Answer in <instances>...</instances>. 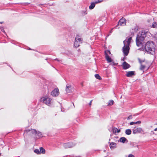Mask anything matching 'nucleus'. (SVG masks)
Masks as SVG:
<instances>
[{
    "instance_id": "f257e3e1",
    "label": "nucleus",
    "mask_w": 157,
    "mask_h": 157,
    "mask_svg": "<svg viewBox=\"0 0 157 157\" xmlns=\"http://www.w3.org/2000/svg\"><path fill=\"white\" fill-rule=\"evenodd\" d=\"M147 31L144 29H142L137 34L136 38V45L140 46L142 44V42L146 37Z\"/></svg>"
},
{
    "instance_id": "f03ea898",
    "label": "nucleus",
    "mask_w": 157,
    "mask_h": 157,
    "mask_svg": "<svg viewBox=\"0 0 157 157\" xmlns=\"http://www.w3.org/2000/svg\"><path fill=\"white\" fill-rule=\"evenodd\" d=\"M132 40V37H128L126 40L123 41L124 46L122 48V50L124 56H127L129 53L130 49L129 46Z\"/></svg>"
},
{
    "instance_id": "7ed1b4c3",
    "label": "nucleus",
    "mask_w": 157,
    "mask_h": 157,
    "mask_svg": "<svg viewBox=\"0 0 157 157\" xmlns=\"http://www.w3.org/2000/svg\"><path fill=\"white\" fill-rule=\"evenodd\" d=\"M155 45L152 41H149L146 43L145 46V51L148 53L153 55L155 51Z\"/></svg>"
},
{
    "instance_id": "20e7f679",
    "label": "nucleus",
    "mask_w": 157,
    "mask_h": 157,
    "mask_svg": "<svg viewBox=\"0 0 157 157\" xmlns=\"http://www.w3.org/2000/svg\"><path fill=\"white\" fill-rule=\"evenodd\" d=\"M29 132L30 135L36 139H38L42 137V133L39 131H37L35 129H26L25 130L24 134H25Z\"/></svg>"
},
{
    "instance_id": "39448f33",
    "label": "nucleus",
    "mask_w": 157,
    "mask_h": 157,
    "mask_svg": "<svg viewBox=\"0 0 157 157\" xmlns=\"http://www.w3.org/2000/svg\"><path fill=\"white\" fill-rule=\"evenodd\" d=\"M41 100L44 103L49 106H51L53 103L52 99L46 96L41 98Z\"/></svg>"
},
{
    "instance_id": "423d86ee",
    "label": "nucleus",
    "mask_w": 157,
    "mask_h": 157,
    "mask_svg": "<svg viewBox=\"0 0 157 157\" xmlns=\"http://www.w3.org/2000/svg\"><path fill=\"white\" fill-rule=\"evenodd\" d=\"M82 43V40L80 36H77L75 38V41L74 42V45L75 47H78L80 44Z\"/></svg>"
},
{
    "instance_id": "0eeeda50",
    "label": "nucleus",
    "mask_w": 157,
    "mask_h": 157,
    "mask_svg": "<svg viewBox=\"0 0 157 157\" xmlns=\"http://www.w3.org/2000/svg\"><path fill=\"white\" fill-rule=\"evenodd\" d=\"M138 28V26L136 25L132 28V30H131V34L130 35L129 37H132V38L134 36V33L137 32Z\"/></svg>"
},
{
    "instance_id": "6e6552de",
    "label": "nucleus",
    "mask_w": 157,
    "mask_h": 157,
    "mask_svg": "<svg viewBox=\"0 0 157 157\" xmlns=\"http://www.w3.org/2000/svg\"><path fill=\"white\" fill-rule=\"evenodd\" d=\"M59 90L57 88H55L51 92V95L53 97H56L59 94Z\"/></svg>"
},
{
    "instance_id": "1a4fd4ad",
    "label": "nucleus",
    "mask_w": 157,
    "mask_h": 157,
    "mask_svg": "<svg viewBox=\"0 0 157 157\" xmlns=\"http://www.w3.org/2000/svg\"><path fill=\"white\" fill-rule=\"evenodd\" d=\"M75 145V144L72 143H68L64 144L63 146L66 148L72 147Z\"/></svg>"
},
{
    "instance_id": "9d476101",
    "label": "nucleus",
    "mask_w": 157,
    "mask_h": 157,
    "mask_svg": "<svg viewBox=\"0 0 157 157\" xmlns=\"http://www.w3.org/2000/svg\"><path fill=\"white\" fill-rule=\"evenodd\" d=\"M142 131L143 132L141 128L139 127L133 129V134H136L138 133H140Z\"/></svg>"
},
{
    "instance_id": "9b49d317",
    "label": "nucleus",
    "mask_w": 157,
    "mask_h": 157,
    "mask_svg": "<svg viewBox=\"0 0 157 157\" xmlns=\"http://www.w3.org/2000/svg\"><path fill=\"white\" fill-rule=\"evenodd\" d=\"M101 1L99 0H98V1H95L91 3L90 5L89 6V9L90 10H92L93 9L95 6V4L99 3Z\"/></svg>"
},
{
    "instance_id": "f8f14e48",
    "label": "nucleus",
    "mask_w": 157,
    "mask_h": 157,
    "mask_svg": "<svg viewBox=\"0 0 157 157\" xmlns=\"http://www.w3.org/2000/svg\"><path fill=\"white\" fill-rule=\"evenodd\" d=\"M123 68L124 70H126L129 68L130 66L129 64L126 62H124L122 63Z\"/></svg>"
},
{
    "instance_id": "ddd939ff",
    "label": "nucleus",
    "mask_w": 157,
    "mask_h": 157,
    "mask_svg": "<svg viewBox=\"0 0 157 157\" xmlns=\"http://www.w3.org/2000/svg\"><path fill=\"white\" fill-rule=\"evenodd\" d=\"M126 76L127 77H131L135 75L134 71H129L126 72Z\"/></svg>"
},
{
    "instance_id": "4468645a",
    "label": "nucleus",
    "mask_w": 157,
    "mask_h": 157,
    "mask_svg": "<svg viewBox=\"0 0 157 157\" xmlns=\"http://www.w3.org/2000/svg\"><path fill=\"white\" fill-rule=\"evenodd\" d=\"M118 25H125V20L124 19H121L118 22Z\"/></svg>"
},
{
    "instance_id": "2eb2a0df",
    "label": "nucleus",
    "mask_w": 157,
    "mask_h": 157,
    "mask_svg": "<svg viewBox=\"0 0 157 157\" xmlns=\"http://www.w3.org/2000/svg\"><path fill=\"white\" fill-rule=\"evenodd\" d=\"M105 58L108 63L112 62V60L111 59V58L109 56L108 54L106 53V52H105Z\"/></svg>"
},
{
    "instance_id": "dca6fc26",
    "label": "nucleus",
    "mask_w": 157,
    "mask_h": 157,
    "mask_svg": "<svg viewBox=\"0 0 157 157\" xmlns=\"http://www.w3.org/2000/svg\"><path fill=\"white\" fill-rule=\"evenodd\" d=\"M109 146L111 149H114L116 147V144L115 143L112 142L110 143Z\"/></svg>"
},
{
    "instance_id": "f3484780",
    "label": "nucleus",
    "mask_w": 157,
    "mask_h": 157,
    "mask_svg": "<svg viewBox=\"0 0 157 157\" xmlns=\"http://www.w3.org/2000/svg\"><path fill=\"white\" fill-rule=\"evenodd\" d=\"M120 141L122 143H124L126 141V142H128V140L124 137H122L120 139Z\"/></svg>"
},
{
    "instance_id": "a211bd4d",
    "label": "nucleus",
    "mask_w": 157,
    "mask_h": 157,
    "mask_svg": "<svg viewBox=\"0 0 157 157\" xmlns=\"http://www.w3.org/2000/svg\"><path fill=\"white\" fill-rule=\"evenodd\" d=\"M71 88V86H70V85L67 86L66 90L67 92L69 93L70 92V90Z\"/></svg>"
},
{
    "instance_id": "6ab92c4d",
    "label": "nucleus",
    "mask_w": 157,
    "mask_h": 157,
    "mask_svg": "<svg viewBox=\"0 0 157 157\" xmlns=\"http://www.w3.org/2000/svg\"><path fill=\"white\" fill-rule=\"evenodd\" d=\"M141 123V122L140 121H137V122H134L132 121V122H130V125H132L133 124H140V123Z\"/></svg>"
},
{
    "instance_id": "aec40b11",
    "label": "nucleus",
    "mask_w": 157,
    "mask_h": 157,
    "mask_svg": "<svg viewBox=\"0 0 157 157\" xmlns=\"http://www.w3.org/2000/svg\"><path fill=\"white\" fill-rule=\"evenodd\" d=\"M131 131L129 129H126L125 131L126 134L127 135H130L131 133Z\"/></svg>"
},
{
    "instance_id": "412c9836",
    "label": "nucleus",
    "mask_w": 157,
    "mask_h": 157,
    "mask_svg": "<svg viewBox=\"0 0 157 157\" xmlns=\"http://www.w3.org/2000/svg\"><path fill=\"white\" fill-rule=\"evenodd\" d=\"M40 153H43L44 154L45 153V151L44 149L42 147H41L40 148Z\"/></svg>"
},
{
    "instance_id": "4be33fe9",
    "label": "nucleus",
    "mask_w": 157,
    "mask_h": 157,
    "mask_svg": "<svg viewBox=\"0 0 157 157\" xmlns=\"http://www.w3.org/2000/svg\"><path fill=\"white\" fill-rule=\"evenodd\" d=\"M95 77L96 78H97L99 80H100V79H101V77L98 74H95Z\"/></svg>"
},
{
    "instance_id": "5701e85b",
    "label": "nucleus",
    "mask_w": 157,
    "mask_h": 157,
    "mask_svg": "<svg viewBox=\"0 0 157 157\" xmlns=\"http://www.w3.org/2000/svg\"><path fill=\"white\" fill-rule=\"evenodd\" d=\"M145 67H146L145 65H143V64H141L140 65V69L141 70H144Z\"/></svg>"
},
{
    "instance_id": "b1692460",
    "label": "nucleus",
    "mask_w": 157,
    "mask_h": 157,
    "mask_svg": "<svg viewBox=\"0 0 157 157\" xmlns=\"http://www.w3.org/2000/svg\"><path fill=\"white\" fill-rule=\"evenodd\" d=\"M151 27L153 28H157V23L156 22H154L151 26Z\"/></svg>"
},
{
    "instance_id": "393cba45",
    "label": "nucleus",
    "mask_w": 157,
    "mask_h": 157,
    "mask_svg": "<svg viewBox=\"0 0 157 157\" xmlns=\"http://www.w3.org/2000/svg\"><path fill=\"white\" fill-rule=\"evenodd\" d=\"M114 103V101L113 100H110L109 101L108 103V105H113Z\"/></svg>"
},
{
    "instance_id": "a878e982",
    "label": "nucleus",
    "mask_w": 157,
    "mask_h": 157,
    "mask_svg": "<svg viewBox=\"0 0 157 157\" xmlns=\"http://www.w3.org/2000/svg\"><path fill=\"white\" fill-rule=\"evenodd\" d=\"M34 152H35V153H36L37 154H40V151L38 149H35L34 150Z\"/></svg>"
},
{
    "instance_id": "bb28decb",
    "label": "nucleus",
    "mask_w": 157,
    "mask_h": 157,
    "mask_svg": "<svg viewBox=\"0 0 157 157\" xmlns=\"http://www.w3.org/2000/svg\"><path fill=\"white\" fill-rule=\"evenodd\" d=\"M117 128H114L112 129L113 133H116L117 132Z\"/></svg>"
},
{
    "instance_id": "cd10ccee",
    "label": "nucleus",
    "mask_w": 157,
    "mask_h": 157,
    "mask_svg": "<svg viewBox=\"0 0 157 157\" xmlns=\"http://www.w3.org/2000/svg\"><path fill=\"white\" fill-rule=\"evenodd\" d=\"M138 60H139V62L140 63V65L141 64H142V63L144 62V61H143V60H141L140 59H138Z\"/></svg>"
},
{
    "instance_id": "c85d7f7f",
    "label": "nucleus",
    "mask_w": 157,
    "mask_h": 157,
    "mask_svg": "<svg viewBox=\"0 0 157 157\" xmlns=\"http://www.w3.org/2000/svg\"><path fill=\"white\" fill-rule=\"evenodd\" d=\"M132 115H130L127 117V120H129L130 119H132Z\"/></svg>"
},
{
    "instance_id": "c756f323",
    "label": "nucleus",
    "mask_w": 157,
    "mask_h": 157,
    "mask_svg": "<svg viewBox=\"0 0 157 157\" xmlns=\"http://www.w3.org/2000/svg\"><path fill=\"white\" fill-rule=\"evenodd\" d=\"M55 60H57L58 62H60L62 61V60L61 59H57L56 58L54 59Z\"/></svg>"
},
{
    "instance_id": "7c9ffc66",
    "label": "nucleus",
    "mask_w": 157,
    "mask_h": 157,
    "mask_svg": "<svg viewBox=\"0 0 157 157\" xmlns=\"http://www.w3.org/2000/svg\"><path fill=\"white\" fill-rule=\"evenodd\" d=\"M128 157H135V156L133 155L130 154L128 155Z\"/></svg>"
},
{
    "instance_id": "2f4dec72",
    "label": "nucleus",
    "mask_w": 157,
    "mask_h": 157,
    "mask_svg": "<svg viewBox=\"0 0 157 157\" xmlns=\"http://www.w3.org/2000/svg\"><path fill=\"white\" fill-rule=\"evenodd\" d=\"M126 59V57L124 56V57L123 58L121 59V60L123 61H124V60H125Z\"/></svg>"
},
{
    "instance_id": "473e14b6",
    "label": "nucleus",
    "mask_w": 157,
    "mask_h": 157,
    "mask_svg": "<svg viewBox=\"0 0 157 157\" xmlns=\"http://www.w3.org/2000/svg\"><path fill=\"white\" fill-rule=\"evenodd\" d=\"M61 111L62 112H64L65 111V109H64V108H61Z\"/></svg>"
},
{
    "instance_id": "72a5a7b5",
    "label": "nucleus",
    "mask_w": 157,
    "mask_h": 157,
    "mask_svg": "<svg viewBox=\"0 0 157 157\" xmlns=\"http://www.w3.org/2000/svg\"><path fill=\"white\" fill-rule=\"evenodd\" d=\"M111 63H112L111 64L112 65H115L116 64L115 63H114V62H113V61H112V62Z\"/></svg>"
},
{
    "instance_id": "f704fd0d",
    "label": "nucleus",
    "mask_w": 157,
    "mask_h": 157,
    "mask_svg": "<svg viewBox=\"0 0 157 157\" xmlns=\"http://www.w3.org/2000/svg\"><path fill=\"white\" fill-rule=\"evenodd\" d=\"M92 100H91L90 102L89 103V105L90 106L91 105V102H92Z\"/></svg>"
},
{
    "instance_id": "c9c22d12",
    "label": "nucleus",
    "mask_w": 157,
    "mask_h": 157,
    "mask_svg": "<svg viewBox=\"0 0 157 157\" xmlns=\"http://www.w3.org/2000/svg\"><path fill=\"white\" fill-rule=\"evenodd\" d=\"M1 29L2 31L3 32H5V31L3 28H2Z\"/></svg>"
},
{
    "instance_id": "e433bc0d",
    "label": "nucleus",
    "mask_w": 157,
    "mask_h": 157,
    "mask_svg": "<svg viewBox=\"0 0 157 157\" xmlns=\"http://www.w3.org/2000/svg\"><path fill=\"white\" fill-rule=\"evenodd\" d=\"M120 129H117V133H119L120 132Z\"/></svg>"
},
{
    "instance_id": "4c0bfd02",
    "label": "nucleus",
    "mask_w": 157,
    "mask_h": 157,
    "mask_svg": "<svg viewBox=\"0 0 157 157\" xmlns=\"http://www.w3.org/2000/svg\"><path fill=\"white\" fill-rule=\"evenodd\" d=\"M154 130L155 131H157V128H155L154 129Z\"/></svg>"
},
{
    "instance_id": "58836bf2",
    "label": "nucleus",
    "mask_w": 157,
    "mask_h": 157,
    "mask_svg": "<svg viewBox=\"0 0 157 157\" xmlns=\"http://www.w3.org/2000/svg\"><path fill=\"white\" fill-rule=\"evenodd\" d=\"M137 147L138 148V146L137 145H135V147Z\"/></svg>"
},
{
    "instance_id": "ea45409f",
    "label": "nucleus",
    "mask_w": 157,
    "mask_h": 157,
    "mask_svg": "<svg viewBox=\"0 0 157 157\" xmlns=\"http://www.w3.org/2000/svg\"><path fill=\"white\" fill-rule=\"evenodd\" d=\"M108 52L109 54H110V51H108Z\"/></svg>"
},
{
    "instance_id": "a19ab883",
    "label": "nucleus",
    "mask_w": 157,
    "mask_h": 157,
    "mask_svg": "<svg viewBox=\"0 0 157 157\" xmlns=\"http://www.w3.org/2000/svg\"><path fill=\"white\" fill-rule=\"evenodd\" d=\"M85 14H87V13L86 12Z\"/></svg>"
},
{
    "instance_id": "79ce46f5",
    "label": "nucleus",
    "mask_w": 157,
    "mask_h": 157,
    "mask_svg": "<svg viewBox=\"0 0 157 157\" xmlns=\"http://www.w3.org/2000/svg\"><path fill=\"white\" fill-rule=\"evenodd\" d=\"M29 50H31V49L30 48H29Z\"/></svg>"
},
{
    "instance_id": "37998d69",
    "label": "nucleus",
    "mask_w": 157,
    "mask_h": 157,
    "mask_svg": "<svg viewBox=\"0 0 157 157\" xmlns=\"http://www.w3.org/2000/svg\"><path fill=\"white\" fill-rule=\"evenodd\" d=\"M1 155V153H0V156Z\"/></svg>"
}]
</instances>
